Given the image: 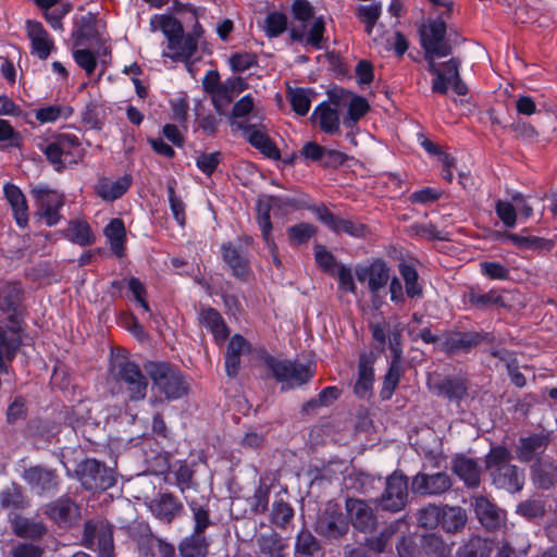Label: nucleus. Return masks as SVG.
Instances as JSON below:
<instances>
[{"label": "nucleus", "instance_id": "nucleus-1", "mask_svg": "<svg viewBox=\"0 0 557 557\" xmlns=\"http://www.w3.org/2000/svg\"><path fill=\"white\" fill-rule=\"evenodd\" d=\"M512 456L504 446L492 447L485 457V467L492 483L508 493L520 492L524 485V472L510 463Z\"/></svg>", "mask_w": 557, "mask_h": 557}, {"label": "nucleus", "instance_id": "nucleus-2", "mask_svg": "<svg viewBox=\"0 0 557 557\" xmlns=\"http://www.w3.org/2000/svg\"><path fill=\"white\" fill-rule=\"evenodd\" d=\"M146 372L152 381L156 397L176 400L188 393V383L180 371L165 362H148Z\"/></svg>", "mask_w": 557, "mask_h": 557}, {"label": "nucleus", "instance_id": "nucleus-3", "mask_svg": "<svg viewBox=\"0 0 557 557\" xmlns=\"http://www.w3.org/2000/svg\"><path fill=\"white\" fill-rule=\"evenodd\" d=\"M152 30L162 29L168 39V52L165 57L173 60H188L197 51V39L193 35H185L182 24L169 16L154 15L150 20Z\"/></svg>", "mask_w": 557, "mask_h": 557}, {"label": "nucleus", "instance_id": "nucleus-4", "mask_svg": "<svg viewBox=\"0 0 557 557\" xmlns=\"http://www.w3.org/2000/svg\"><path fill=\"white\" fill-rule=\"evenodd\" d=\"M262 361L268 375L282 383V391L299 387L308 383L314 374V367L310 363L278 359L269 354L262 356Z\"/></svg>", "mask_w": 557, "mask_h": 557}, {"label": "nucleus", "instance_id": "nucleus-5", "mask_svg": "<svg viewBox=\"0 0 557 557\" xmlns=\"http://www.w3.org/2000/svg\"><path fill=\"white\" fill-rule=\"evenodd\" d=\"M111 374L131 400H143L146 397L148 380L135 361L126 357H116L111 363Z\"/></svg>", "mask_w": 557, "mask_h": 557}, {"label": "nucleus", "instance_id": "nucleus-6", "mask_svg": "<svg viewBox=\"0 0 557 557\" xmlns=\"http://www.w3.org/2000/svg\"><path fill=\"white\" fill-rule=\"evenodd\" d=\"M81 143L76 135L61 133L46 139L44 144H39V149L45 153L48 161L58 172L64 170L69 165L77 163L76 150Z\"/></svg>", "mask_w": 557, "mask_h": 557}, {"label": "nucleus", "instance_id": "nucleus-7", "mask_svg": "<svg viewBox=\"0 0 557 557\" xmlns=\"http://www.w3.org/2000/svg\"><path fill=\"white\" fill-rule=\"evenodd\" d=\"M84 546L98 553L99 557H115L112 525L100 520L85 523Z\"/></svg>", "mask_w": 557, "mask_h": 557}, {"label": "nucleus", "instance_id": "nucleus-8", "mask_svg": "<svg viewBox=\"0 0 557 557\" xmlns=\"http://www.w3.org/2000/svg\"><path fill=\"white\" fill-rule=\"evenodd\" d=\"M349 529V522L342 507L335 502H329L320 511L315 521V532L326 539H339Z\"/></svg>", "mask_w": 557, "mask_h": 557}, {"label": "nucleus", "instance_id": "nucleus-9", "mask_svg": "<svg viewBox=\"0 0 557 557\" xmlns=\"http://www.w3.org/2000/svg\"><path fill=\"white\" fill-rule=\"evenodd\" d=\"M374 502L386 511L398 512L408 502V481L406 475L394 472L386 479L383 494Z\"/></svg>", "mask_w": 557, "mask_h": 557}, {"label": "nucleus", "instance_id": "nucleus-10", "mask_svg": "<svg viewBox=\"0 0 557 557\" xmlns=\"http://www.w3.org/2000/svg\"><path fill=\"white\" fill-rule=\"evenodd\" d=\"M79 480L88 491H106L116 482L112 469L96 459H86L81 465Z\"/></svg>", "mask_w": 557, "mask_h": 557}, {"label": "nucleus", "instance_id": "nucleus-11", "mask_svg": "<svg viewBox=\"0 0 557 557\" xmlns=\"http://www.w3.org/2000/svg\"><path fill=\"white\" fill-rule=\"evenodd\" d=\"M460 62L456 58L441 64L440 72L432 81V91L434 94L446 95L451 88L457 95L468 94V87L459 74Z\"/></svg>", "mask_w": 557, "mask_h": 557}, {"label": "nucleus", "instance_id": "nucleus-12", "mask_svg": "<svg viewBox=\"0 0 557 557\" xmlns=\"http://www.w3.org/2000/svg\"><path fill=\"white\" fill-rule=\"evenodd\" d=\"M355 274L360 283H367L372 295L383 289L391 278V269L382 259H374L369 264H358Z\"/></svg>", "mask_w": 557, "mask_h": 557}, {"label": "nucleus", "instance_id": "nucleus-13", "mask_svg": "<svg viewBox=\"0 0 557 557\" xmlns=\"http://www.w3.org/2000/svg\"><path fill=\"white\" fill-rule=\"evenodd\" d=\"M420 42L423 50L438 51L450 54L451 46L446 39V24L442 17L429 20L419 28Z\"/></svg>", "mask_w": 557, "mask_h": 557}, {"label": "nucleus", "instance_id": "nucleus-14", "mask_svg": "<svg viewBox=\"0 0 557 557\" xmlns=\"http://www.w3.org/2000/svg\"><path fill=\"white\" fill-rule=\"evenodd\" d=\"M22 479L37 495L54 494L60 484L55 470L42 466H33L24 470Z\"/></svg>", "mask_w": 557, "mask_h": 557}, {"label": "nucleus", "instance_id": "nucleus-15", "mask_svg": "<svg viewBox=\"0 0 557 557\" xmlns=\"http://www.w3.org/2000/svg\"><path fill=\"white\" fill-rule=\"evenodd\" d=\"M42 513L60 528L75 524L79 518L78 506L69 497H60L41 507Z\"/></svg>", "mask_w": 557, "mask_h": 557}, {"label": "nucleus", "instance_id": "nucleus-16", "mask_svg": "<svg viewBox=\"0 0 557 557\" xmlns=\"http://www.w3.org/2000/svg\"><path fill=\"white\" fill-rule=\"evenodd\" d=\"M451 485V478L446 472H419L412 478L411 490L419 495L437 496L449 491Z\"/></svg>", "mask_w": 557, "mask_h": 557}, {"label": "nucleus", "instance_id": "nucleus-17", "mask_svg": "<svg viewBox=\"0 0 557 557\" xmlns=\"http://www.w3.org/2000/svg\"><path fill=\"white\" fill-rule=\"evenodd\" d=\"M347 517L352 527L363 533H370L376 525V517L372 507L362 499L347 498L345 503Z\"/></svg>", "mask_w": 557, "mask_h": 557}, {"label": "nucleus", "instance_id": "nucleus-18", "mask_svg": "<svg viewBox=\"0 0 557 557\" xmlns=\"http://www.w3.org/2000/svg\"><path fill=\"white\" fill-rule=\"evenodd\" d=\"M472 506L476 518L486 530L496 531L505 525L507 520L506 511L498 508L486 497H475Z\"/></svg>", "mask_w": 557, "mask_h": 557}, {"label": "nucleus", "instance_id": "nucleus-19", "mask_svg": "<svg viewBox=\"0 0 557 557\" xmlns=\"http://www.w3.org/2000/svg\"><path fill=\"white\" fill-rule=\"evenodd\" d=\"M324 33L325 22L323 16L315 17L300 27L293 26L289 29V35L293 40H305L306 45L318 50L323 48V42L326 40Z\"/></svg>", "mask_w": 557, "mask_h": 557}, {"label": "nucleus", "instance_id": "nucleus-20", "mask_svg": "<svg viewBox=\"0 0 557 557\" xmlns=\"http://www.w3.org/2000/svg\"><path fill=\"white\" fill-rule=\"evenodd\" d=\"M319 220L326 225L331 231L341 234L345 233L352 237H364L367 234L366 225L352 220L343 219L333 214L326 208L318 209Z\"/></svg>", "mask_w": 557, "mask_h": 557}, {"label": "nucleus", "instance_id": "nucleus-21", "mask_svg": "<svg viewBox=\"0 0 557 557\" xmlns=\"http://www.w3.org/2000/svg\"><path fill=\"white\" fill-rule=\"evenodd\" d=\"M20 329L15 326L0 325V372L8 373L9 366L22 345V339L18 334Z\"/></svg>", "mask_w": 557, "mask_h": 557}, {"label": "nucleus", "instance_id": "nucleus-22", "mask_svg": "<svg viewBox=\"0 0 557 557\" xmlns=\"http://www.w3.org/2000/svg\"><path fill=\"white\" fill-rule=\"evenodd\" d=\"M429 388L437 396H444L450 401L459 403L468 393V385L465 379L459 376H446L438 381L430 380Z\"/></svg>", "mask_w": 557, "mask_h": 557}, {"label": "nucleus", "instance_id": "nucleus-23", "mask_svg": "<svg viewBox=\"0 0 557 557\" xmlns=\"http://www.w3.org/2000/svg\"><path fill=\"white\" fill-rule=\"evenodd\" d=\"M10 523L15 536L30 542L40 541L48 532L44 522L22 515H14Z\"/></svg>", "mask_w": 557, "mask_h": 557}, {"label": "nucleus", "instance_id": "nucleus-24", "mask_svg": "<svg viewBox=\"0 0 557 557\" xmlns=\"http://www.w3.org/2000/svg\"><path fill=\"white\" fill-rule=\"evenodd\" d=\"M484 335L475 332H451L442 342V349L448 354L467 352L484 339Z\"/></svg>", "mask_w": 557, "mask_h": 557}, {"label": "nucleus", "instance_id": "nucleus-25", "mask_svg": "<svg viewBox=\"0 0 557 557\" xmlns=\"http://www.w3.org/2000/svg\"><path fill=\"white\" fill-rule=\"evenodd\" d=\"M549 444V435L544 433L532 434L519 440L517 457L521 462H530L542 455Z\"/></svg>", "mask_w": 557, "mask_h": 557}, {"label": "nucleus", "instance_id": "nucleus-26", "mask_svg": "<svg viewBox=\"0 0 557 557\" xmlns=\"http://www.w3.org/2000/svg\"><path fill=\"white\" fill-rule=\"evenodd\" d=\"M131 185L132 177L129 175H124L116 181H111L102 176L97 181L94 190L102 200L114 201L121 198L128 190Z\"/></svg>", "mask_w": 557, "mask_h": 557}, {"label": "nucleus", "instance_id": "nucleus-27", "mask_svg": "<svg viewBox=\"0 0 557 557\" xmlns=\"http://www.w3.org/2000/svg\"><path fill=\"white\" fill-rule=\"evenodd\" d=\"M152 513L164 522H172L183 511V504L172 494L163 493L150 504Z\"/></svg>", "mask_w": 557, "mask_h": 557}, {"label": "nucleus", "instance_id": "nucleus-28", "mask_svg": "<svg viewBox=\"0 0 557 557\" xmlns=\"http://www.w3.org/2000/svg\"><path fill=\"white\" fill-rule=\"evenodd\" d=\"M3 193L11 206L16 224L21 227H26L28 223V207L21 188L12 183H7L3 186Z\"/></svg>", "mask_w": 557, "mask_h": 557}, {"label": "nucleus", "instance_id": "nucleus-29", "mask_svg": "<svg viewBox=\"0 0 557 557\" xmlns=\"http://www.w3.org/2000/svg\"><path fill=\"white\" fill-rule=\"evenodd\" d=\"M198 321L201 326H205L212 333L218 344H222L230 335V330L222 315L213 308H201L198 314Z\"/></svg>", "mask_w": 557, "mask_h": 557}, {"label": "nucleus", "instance_id": "nucleus-30", "mask_svg": "<svg viewBox=\"0 0 557 557\" xmlns=\"http://www.w3.org/2000/svg\"><path fill=\"white\" fill-rule=\"evenodd\" d=\"M454 473L469 487H478L481 482V467L472 458L457 456L453 461Z\"/></svg>", "mask_w": 557, "mask_h": 557}, {"label": "nucleus", "instance_id": "nucleus-31", "mask_svg": "<svg viewBox=\"0 0 557 557\" xmlns=\"http://www.w3.org/2000/svg\"><path fill=\"white\" fill-rule=\"evenodd\" d=\"M222 255L233 275L237 278L246 280L249 274V261L244 251L232 244H224L222 246Z\"/></svg>", "mask_w": 557, "mask_h": 557}, {"label": "nucleus", "instance_id": "nucleus-32", "mask_svg": "<svg viewBox=\"0 0 557 557\" xmlns=\"http://www.w3.org/2000/svg\"><path fill=\"white\" fill-rule=\"evenodd\" d=\"M243 128L248 138V141L261 153L273 160H278L281 158L278 148L265 133L257 129L253 125L250 124L245 125Z\"/></svg>", "mask_w": 557, "mask_h": 557}, {"label": "nucleus", "instance_id": "nucleus-33", "mask_svg": "<svg viewBox=\"0 0 557 557\" xmlns=\"http://www.w3.org/2000/svg\"><path fill=\"white\" fill-rule=\"evenodd\" d=\"M259 557H285L287 544L276 532L262 533L257 536Z\"/></svg>", "mask_w": 557, "mask_h": 557}, {"label": "nucleus", "instance_id": "nucleus-34", "mask_svg": "<svg viewBox=\"0 0 557 557\" xmlns=\"http://www.w3.org/2000/svg\"><path fill=\"white\" fill-rule=\"evenodd\" d=\"M312 120L320 129L326 134H334L339 131V115L336 108L330 103H320L312 113Z\"/></svg>", "mask_w": 557, "mask_h": 557}, {"label": "nucleus", "instance_id": "nucleus-35", "mask_svg": "<svg viewBox=\"0 0 557 557\" xmlns=\"http://www.w3.org/2000/svg\"><path fill=\"white\" fill-rule=\"evenodd\" d=\"M374 371L372 362L367 356H361L358 364V380L355 384V394L360 398H367L372 393Z\"/></svg>", "mask_w": 557, "mask_h": 557}, {"label": "nucleus", "instance_id": "nucleus-36", "mask_svg": "<svg viewBox=\"0 0 557 557\" xmlns=\"http://www.w3.org/2000/svg\"><path fill=\"white\" fill-rule=\"evenodd\" d=\"M468 517L466 510L458 506H444L441 515V525L447 533H458L466 527Z\"/></svg>", "mask_w": 557, "mask_h": 557}, {"label": "nucleus", "instance_id": "nucleus-37", "mask_svg": "<svg viewBox=\"0 0 557 557\" xmlns=\"http://www.w3.org/2000/svg\"><path fill=\"white\" fill-rule=\"evenodd\" d=\"M166 480L172 482L184 494L187 490L196 488L197 483L194 480V470L185 461H177L170 467Z\"/></svg>", "mask_w": 557, "mask_h": 557}, {"label": "nucleus", "instance_id": "nucleus-38", "mask_svg": "<svg viewBox=\"0 0 557 557\" xmlns=\"http://www.w3.org/2000/svg\"><path fill=\"white\" fill-rule=\"evenodd\" d=\"M23 289L20 283L0 284V311L14 313L22 301Z\"/></svg>", "mask_w": 557, "mask_h": 557}, {"label": "nucleus", "instance_id": "nucleus-39", "mask_svg": "<svg viewBox=\"0 0 557 557\" xmlns=\"http://www.w3.org/2000/svg\"><path fill=\"white\" fill-rule=\"evenodd\" d=\"M278 199L276 197H269L264 200H259L257 205V221L259 228L261 231V235L264 242H268L270 245L273 244L272 236V223L270 219V212L273 206L277 203Z\"/></svg>", "mask_w": 557, "mask_h": 557}, {"label": "nucleus", "instance_id": "nucleus-40", "mask_svg": "<svg viewBox=\"0 0 557 557\" xmlns=\"http://www.w3.org/2000/svg\"><path fill=\"white\" fill-rule=\"evenodd\" d=\"M103 233L110 243L112 252L117 257H122L126 238L124 222L119 218L112 219L104 227Z\"/></svg>", "mask_w": 557, "mask_h": 557}, {"label": "nucleus", "instance_id": "nucleus-41", "mask_svg": "<svg viewBox=\"0 0 557 557\" xmlns=\"http://www.w3.org/2000/svg\"><path fill=\"white\" fill-rule=\"evenodd\" d=\"M493 542L481 536H471L457 550L458 557H490Z\"/></svg>", "mask_w": 557, "mask_h": 557}, {"label": "nucleus", "instance_id": "nucleus-42", "mask_svg": "<svg viewBox=\"0 0 557 557\" xmlns=\"http://www.w3.org/2000/svg\"><path fill=\"white\" fill-rule=\"evenodd\" d=\"M208 547L209 543L205 534L193 532L181 542L178 550L182 557H206Z\"/></svg>", "mask_w": 557, "mask_h": 557}, {"label": "nucleus", "instance_id": "nucleus-43", "mask_svg": "<svg viewBox=\"0 0 557 557\" xmlns=\"http://www.w3.org/2000/svg\"><path fill=\"white\" fill-rule=\"evenodd\" d=\"M64 236L70 242L79 246H88L94 244L95 236L89 224L85 221H72L64 231Z\"/></svg>", "mask_w": 557, "mask_h": 557}, {"label": "nucleus", "instance_id": "nucleus-44", "mask_svg": "<svg viewBox=\"0 0 557 557\" xmlns=\"http://www.w3.org/2000/svg\"><path fill=\"white\" fill-rule=\"evenodd\" d=\"M138 552L143 557H154L159 537L154 536L148 525H139L133 533Z\"/></svg>", "mask_w": 557, "mask_h": 557}, {"label": "nucleus", "instance_id": "nucleus-45", "mask_svg": "<svg viewBox=\"0 0 557 557\" xmlns=\"http://www.w3.org/2000/svg\"><path fill=\"white\" fill-rule=\"evenodd\" d=\"M399 274L405 282V293L409 298L420 299L423 297V288L419 283V274L417 270L407 263L398 265Z\"/></svg>", "mask_w": 557, "mask_h": 557}, {"label": "nucleus", "instance_id": "nucleus-46", "mask_svg": "<svg viewBox=\"0 0 557 557\" xmlns=\"http://www.w3.org/2000/svg\"><path fill=\"white\" fill-rule=\"evenodd\" d=\"M348 112L347 115L343 119V124L347 128H352L358 121L364 116L370 107L368 101L360 96L348 95Z\"/></svg>", "mask_w": 557, "mask_h": 557}, {"label": "nucleus", "instance_id": "nucleus-47", "mask_svg": "<svg viewBox=\"0 0 557 557\" xmlns=\"http://www.w3.org/2000/svg\"><path fill=\"white\" fill-rule=\"evenodd\" d=\"M421 546L423 552L430 557H449L451 548L443 539L434 533L422 536Z\"/></svg>", "mask_w": 557, "mask_h": 557}, {"label": "nucleus", "instance_id": "nucleus-48", "mask_svg": "<svg viewBox=\"0 0 557 557\" xmlns=\"http://www.w3.org/2000/svg\"><path fill=\"white\" fill-rule=\"evenodd\" d=\"M73 113L72 108L61 104H51L35 110V117L41 124L53 123L59 119H67Z\"/></svg>", "mask_w": 557, "mask_h": 557}, {"label": "nucleus", "instance_id": "nucleus-49", "mask_svg": "<svg viewBox=\"0 0 557 557\" xmlns=\"http://www.w3.org/2000/svg\"><path fill=\"white\" fill-rule=\"evenodd\" d=\"M469 302L478 309H486L494 306L503 305V298L497 290H490L487 293H480L471 288L468 292Z\"/></svg>", "mask_w": 557, "mask_h": 557}, {"label": "nucleus", "instance_id": "nucleus-50", "mask_svg": "<svg viewBox=\"0 0 557 557\" xmlns=\"http://www.w3.org/2000/svg\"><path fill=\"white\" fill-rule=\"evenodd\" d=\"M382 13L381 3L360 5L357 10V17L364 24L366 33L372 36L374 27Z\"/></svg>", "mask_w": 557, "mask_h": 557}, {"label": "nucleus", "instance_id": "nucleus-51", "mask_svg": "<svg viewBox=\"0 0 557 557\" xmlns=\"http://www.w3.org/2000/svg\"><path fill=\"white\" fill-rule=\"evenodd\" d=\"M32 194L39 201L40 208L61 209L64 205L63 195L46 186H36L32 189Z\"/></svg>", "mask_w": 557, "mask_h": 557}, {"label": "nucleus", "instance_id": "nucleus-52", "mask_svg": "<svg viewBox=\"0 0 557 557\" xmlns=\"http://www.w3.org/2000/svg\"><path fill=\"white\" fill-rule=\"evenodd\" d=\"M401 374V363L389 362V368L384 376L383 386L380 392V396L383 400H387L393 396L400 381Z\"/></svg>", "mask_w": 557, "mask_h": 557}, {"label": "nucleus", "instance_id": "nucleus-53", "mask_svg": "<svg viewBox=\"0 0 557 557\" xmlns=\"http://www.w3.org/2000/svg\"><path fill=\"white\" fill-rule=\"evenodd\" d=\"M311 94L309 89L305 88L289 89L288 97L290 104L298 115L304 116L309 112L311 107Z\"/></svg>", "mask_w": 557, "mask_h": 557}, {"label": "nucleus", "instance_id": "nucleus-54", "mask_svg": "<svg viewBox=\"0 0 557 557\" xmlns=\"http://www.w3.org/2000/svg\"><path fill=\"white\" fill-rule=\"evenodd\" d=\"M209 95L211 97V102L214 107V110L220 115H223L226 113L227 107L234 100V98L232 96V91H231L230 87L227 86L226 81H224L220 87L214 89Z\"/></svg>", "mask_w": 557, "mask_h": 557}, {"label": "nucleus", "instance_id": "nucleus-55", "mask_svg": "<svg viewBox=\"0 0 557 557\" xmlns=\"http://www.w3.org/2000/svg\"><path fill=\"white\" fill-rule=\"evenodd\" d=\"M295 549L298 554L313 556L320 550V545L310 531L301 530L297 535Z\"/></svg>", "mask_w": 557, "mask_h": 557}, {"label": "nucleus", "instance_id": "nucleus-56", "mask_svg": "<svg viewBox=\"0 0 557 557\" xmlns=\"http://www.w3.org/2000/svg\"><path fill=\"white\" fill-rule=\"evenodd\" d=\"M317 232L314 225L310 223H299L288 227L287 234L293 246H299L307 243Z\"/></svg>", "mask_w": 557, "mask_h": 557}, {"label": "nucleus", "instance_id": "nucleus-57", "mask_svg": "<svg viewBox=\"0 0 557 557\" xmlns=\"http://www.w3.org/2000/svg\"><path fill=\"white\" fill-rule=\"evenodd\" d=\"M287 29V17L282 12H271L264 21V30L268 37H277Z\"/></svg>", "mask_w": 557, "mask_h": 557}, {"label": "nucleus", "instance_id": "nucleus-58", "mask_svg": "<svg viewBox=\"0 0 557 557\" xmlns=\"http://www.w3.org/2000/svg\"><path fill=\"white\" fill-rule=\"evenodd\" d=\"M517 513L532 520L545 515V504L540 498L527 499L517 506Z\"/></svg>", "mask_w": 557, "mask_h": 557}, {"label": "nucleus", "instance_id": "nucleus-59", "mask_svg": "<svg viewBox=\"0 0 557 557\" xmlns=\"http://www.w3.org/2000/svg\"><path fill=\"white\" fill-rule=\"evenodd\" d=\"M442 508L436 505H428L418 513L419 525L425 529H434L441 523Z\"/></svg>", "mask_w": 557, "mask_h": 557}, {"label": "nucleus", "instance_id": "nucleus-60", "mask_svg": "<svg viewBox=\"0 0 557 557\" xmlns=\"http://www.w3.org/2000/svg\"><path fill=\"white\" fill-rule=\"evenodd\" d=\"M174 185L175 183L168 184V199L170 202V209L178 225L184 226L186 222L185 203L176 195Z\"/></svg>", "mask_w": 557, "mask_h": 557}, {"label": "nucleus", "instance_id": "nucleus-61", "mask_svg": "<svg viewBox=\"0 0 557 557\" xmlns=\"http://www.w3.org/2000/svg\"><path fill=\"white\" fill-rule=\"evenodd\" d=\"M293 517L294 510L289 504L283 500L274 502L271 512V520L275 525L284 528Z\"/></svg>", "mask_w": 557, "mask_h": 557}, {"label": "nucleus", "instance_id": "nucleus-62", "mask_svg": "<svg viewBox=\"0 0 557 557\" xmlns=\"http://www.w3.org/2000/svg\"><path fill=\"white\" fill-rule=\"evenodd\" d=\"M194 518V533L205 534L206 529L211 524L209 511L196 502L188 503Z\"/></svg>", "mask_w": 557, "mask_h": 557}, {"label": "nucleus", "instance_id": "nucleus-63", "mask_svg": "<svg viewBox=\"0 0 557 557\" xmlns=\"http://www.w3.org/2000/svg\"><path fill=\"white\" fill-rule=\"evenodd\" d=\"M497 216L507 227H513L517 223V212L513 203L498 200L495 205Z\"/></svg>", "mask_w": 557, "mask_h": 557}, {"label": "nucleus", "instance_id": "nucleus-64", "mask_svg": "<svg viewBox=\"0 0 557 557\" xmlns=\"http://www.w3.org/2000/svg\"><path fill=\"white\" fill-rule=\"evenodd\" d=\"M44 548L35 542H23L16 544L12 550V557H42Z\"/></svg>", "mask_w": 557, "mask_h": 557}]
</instances>
